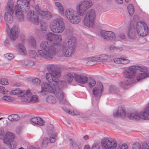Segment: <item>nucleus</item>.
Segmentation results:
<instances>
[{
  "mask_svg": "<svg viewBox=\"0 0 149 149\" xmlns=\"http://www.w3.org/2000/svg\"><path fill=\"white\" fill-rule=\"evenodd\" d=\"M62 40V38L60 35L55 34L52 42L54 44L47 41H42L40 44L41 50L38 51V55L48 60L52 59L56 54L60 57L70 56L74 52L76 39L72 36L68 37L63 43L57 47L56 50L54 44L58 45Z\"/></svg>",
  "mask_w": 149,
  "mask_h": 149,
  "instance_id": "nucleus-1",
  "label": "nucleus"
},
{
  "mask_svg": "<svg viewBox=\"0 0 149 149\" xmlns=\"http://www.w3.org/2000/svg\"><path fill=\"white\" fill-rule=\"evenodd\" d=\"M92 3L91 0H85L78 3L76 6V10L71 8L67 9L65 12V16L67 19L71 23L77 24L81 21L79 16H83L84 13L92 6Z\"/></svg>",
  "mask_w": 149,
  "mask_h": 149,
  "instance_id": "nucleus-2",
  "label": "nucleus"
},
{
  "mask_svg": "<svg viewBox=\"0 0 149 149\" xmlns=\"http://www.w3.org/2000/svg\"><path fill=\"white\" fill-rule=\"evenodd\" d=\"M136 68L134 66H131L126 70V80L125 82L122 81L119 84L120 86L124 87L125 86L131 85L135 83L136 81L135 71Z\"/></svg>",
  "mask_w": 149,
  "mask_h": 149,
  "instance_id": "nucleus-3",
  "label": "nucleus"
},
{
  "mask_svg": "<svg viewBox=\"0 0 149 149\" xmlns=\"http://www.w3.org/2000/svg\"><path fill=\"white\" fill-rule=\"evenodd\" d=\"M127 116L130 119L132 120H149V103L147 104L143 111L139 112L135 111L128 113Z\"/></svg>",
  "mask_w": 149,
  "mask_h": 149,
  "instance_id": "nucleus-4",
  "label": "nucleus"
},
{
  "mask_svg": "<svg viewBox=\"0 0 149 149\" xmlns=\"http://www.w3.org/2000/svg\"><path fill=\"white\" fill-rule=\"evenodd\" d=\"M12 93L14 95L21 94L22 95V97L23 96L24 97L21 99L22 102L36 103L39 101L38 96L36 95L32 96L31 93L29 90H27L26 92H22L19 89H17L13 91Z\"/></svg>",
  "mask_w": 149,
  "mask_h": 149,
  "instance_id": "nucleus-5",
  "label": "nucleus"
},
{
  "mask_svg": "<svg viewBox=\"0 0 149 149\" xmlns=\"http://www.w3.org/2000/svg\"><path fill=\"white\" fill-rule=\"evenodd\" d=\"M49 27L53 32L56 33H62L65 29V23L61 18H56L50 22Z\"/></svg>",
  "mask_w": 149,
  "mask_h": 149,
  "instance_id": "nucleus-6",
  "label": "nucleus"
},
{
  "mask_svg": "<svg viewBox=\"0 0 149 149\" xmlns=\"http://www.w3.org/2000/svg\"><path fill=\"white\" fill-rule=\"evenodd\" d=\"M61 82L55 81L49 83L44 82L41 85V90L40 93L42 94H46L49 93H52L57 86H59Z\"/></svg>",
  "mask_w": 149,
  "mask_h": 149,
  "instance_id": "nucleus-7",
  "label": "nucleus"
},
{
  "mask_svg": "<svg viewBox=\"0 0 149 149\" xmlns=\"http://www.w3.org/2000/svg\"><path fill=\"white\" fill-rule=\"evenodd\" d=\"M96 17V14L94 10L91 9L88 10L84 18V25L88 27H93Z\"/></svg>",
  "mask_w": 149,
  "mask_h": 149,
  "instance_id": "nucleus-8",
  "label": "nucleus"
},
{
  "mask_svg": "<svg viewBox=\"0 0 149 149\" xmlns=\"http://www.w3.org/2000/svg\"><path fill=\"white\" fill-rule=\"evenodd\" d=\"M136 28L138 34L140 36H145L148 33V26L143 22H138L136 25Z\"/></svg>",
  "mask_w": 149,
  "mask_h": 149,
  "instance_id": "nucleus-9",
  "label": "nucleus"
},
{
  "mask_svg": "<svg viewBox=\"0 0 149 149\" xmlns=\"http://www.w3.org/2000/svg\"><path fill=\"white\" fill-rule=\"evenodd\" d=\"M102 147L107 149H115L117 147L116 141L110 138L103 139L102 141Z\"/></svg>",
  "mask_w": 149,
  "mask_h": 149,
  "instance_id": "nucleus-10",
  "label": "nucleus"
},
{
  "mask_svg": "<svg viewBox=\"0 0 149 149\" xmlns=\"http://www.w3.org/2000/svg\"><path fill=\"white\" fill-rule=\"evenodd\" d=\"M30 3L26 2L24 0H17V4L15 6L14 9H20L23 11L27 12L30 8Z\"/></svg>",
  "mask_w": 149,
  "mask_h": 149,
  "instance_id": "nucleus-11",
  "label": "nucleus"
},
{
  "mask_svg": "<svg viewBox=\"0 0 149 149\" xmlns=\"http://www.w3.org/2000/svg\"><path fill=\"white\" fill-rule=\"evenodd\" d=\"M45 78L48 83H52L55 81H56V79L59 78L60 76L59 72L57 71H53L52 72H48L45 74Z\"/></svg>",
  "mask_w": 149,
  "mask_h": 149,
  "instance_id": "nucleus-12",
  "label": "nucleus"
},
{
  "mask_svg": "<svg viewBox=\"0 0 149 149\" xmlns=\"http://www.w3.org/2000/svg\"><path fill=\"white\" fill-rule=\"evenodd\" d=\"M19 29L17 26H13L8 33V35L12 41L15 40L17 38L19 34Z\"/></svg>",
  "mask_w": 149,
  "mask_h": 149,
  "instance_id": "nucleus-13",
  "label": "nucleus"
},
{
  "mask_svg": "<svg viewBox=\"0 0 149 149\" xmlns=\"http://www.w3.org/2000/svg\"><path fill=\"white\" fill-rule=\"evenodd\" d=\"M59 86H57L53 93L55 95L59 102H61V103L63 104H65L67 101L65 100L64 99V93L62 90L59 88Z\"/></svg>",
  "mask_w": 149,
  "mask_h": 149,
  "instance_id": "nucleus-14",
  "label": "nucleus"
},
{
  "mask_svg": "<svg viewBox=\"0 0 149 149\" xmlns=\"http://www.w3.org/2000/svg\"><path fill=\"white\" fill-rule=\"evenodd\" d=\"M26 18L29 21L33 24H38L39 23V17L33 10H30L27 13Z\"/></svg>",
  "mask_w": 149,
  "mask_h": 149,
  "instance_id": "nucleus-15",
  "label": "nucleus"
},
{
  "mask_svg": "<svg viewBox=\"0 0 149 149\" xmlns=\"http://www.w3.org/2000/svg\"><path fill=\"white\" fill-rule=\"evenodd\" d=\"M82 61L86 66H89L96 64L97 62L95 56L83 58Z\"/></svg>",
  "mask_w": 149,
  "mask_h": 149,
  "instance_id": "nucleus-16",
  "label": "nucleus"
},
{
  "mask_svg": "<svg viewBox=\"0 0 149 149\" xmlns=\"http://www.w3.org/2000/svg\"><path fill=\"white\" fill-rule=\"evenodd\" d=\"M74 79L77 82L82 84L86 83L88 79L87 77L82 74H76L74 75Z\"/></svg>",
  "mask_w": 149,
  "mask_h": 149,
  "instance_id": "nucleus-17",
  "label": "nucleus"
},
{
  "mask_svg": "<svg viewBox=\"0 0 149 149\" xmlns=\"http://www.w3.org/2000/svg\"><path fill=\"white\" fill-rule=\"evenodd\" d=\"M103 86L102 84L99 83L97 85V86L94 88L93 90V94L96 98H100L103 90Z\"/></svg>",
  "mask_w": 149,
  "mask_h": 149,
  "instance_id": "nucleus-18",
  "label": "nucleus"
},
{
  "mask_svg": "<svg viewBox=\"0 0 149 149\" xmlns=\"http://www.w3.org/2000/svg\"><path fill=\"white\" fill-rule=\"evenodd\" d=\"M15 16L19 22H23L24 20V16L22 11L20 9H14Z\"/></svg>",
  "mask_w": 149,
  "mask_h": 149,
  "instance_id": "nucleus-19",
  "label": "nucleus"
},
{
  "mask_svg": "<svg viewBox=\"0 0 149 149\" xmlns=\"http://www.w3.org/2000/svg\"><path fill=\"white\" fill-rule=\"evenodd\" d=\"M0 87H2L0 91V93H2L4 95V96L2 97L3 100L8 102H11L12 101L13 99L10 96L8 95V93H9L10 92L8 91L7 90H4V88L3 87L0 86Z\"/></svg>",
  "mask_w": 149,
  "mask_h": 149,
  "instance_id": "nucleus-20",
  "label": "nucleus"
},
{
  "mask_svg": "<svg viewBox=\"0 0 149 149\" xmlns=\"http://www.w3.org/2000/svg\"><path fill=\"white\" fill-rule=\"evenodd\" d=\"M15 138L14 134L10 132H7L5 134V137L3 139V142L5 144H8L10 141L13 140Z\"/></svg>",
  "mask_w": 149,
  "mask_h": 149,
  "instance_id": "nucleus-21",
  "label": "nucleus"
},
{
  "mask_svg": "<svg viewBox=\"0 0 149 149\" xmlns=\"http://www.w3.org/2000/svg\"><path fill=\"white\" fill-rule=\"evenodd\" d=\"M3 18L6 22V25L8 26V24H11L13 21L12 15L9 12L6 11L3 15Z\"/></svg>",
  "mask_w": 149,
  "mask_h": 149,
  "instance_id": "nucleus-22",
  "label": "nucleus"
},
{
  "mask_svg": "<svg viewBox=\"0 0 149 149\" xmlns=\"http://www.w3.org/2000/svg\"><path fill=\"white\" fill-rule=\"evenodd\" d=\"M136 34L134 27L131 26L128 31L127 36L130 39H134L136 38Z\"/></svg>",
  "mask_w": 149,
  "mask_h": 149,
  "instance_id": "nucleus-23",
  "label": "nucleus"
},
{
  "mask_svg": "<svg viewBox=\"0 0 149 149\" xmlns=\"http://www.w3.org/2000/svg\"><path fill=\"white\" fill-rule=\"evenodd\" d=\"M31 122L36 125L42 126L44 125L45 121L40 117L32 118L30 119Z\"/></svg>",
  "mask_w": 149,
  "mask_h": 149,
  "instance_id": "nucleus-24",
  "label": "nucleus"
},
{
  "mask_svg": "<svg viewBox=\"0 0 149 149\" xmlns=\"http://www.w3.org/2000/svg\"><path fill=\"white\" fill-rule=\"evenodd\" d=\"M113 116L115 118L120 117L124 118L125 117V112L122 108H119L117 111L113 113Z\"/></svg>",
  "mask_w": 149,
  "mask_h": 149,
  "instance_id": "nucleus-25",
  "label": "nucleus"
},
{
  "mask_svg": "<svg viewBox=\"0 0 149 149\" xmlns=\"http://www.w3.org/2000/svg\"><path fill=\"white\" fill-rule=\"evenodd\" d=\"M39 15L43 18L50 19L52 17V15L50 12L48 11H44L41 10L39 13Z\"/></svg>",
  "mask_w": 149,
  "mask_h": 149,
  "instance_id": "nucleus-26",
  "label": "nucleus"
},
{
  "mask_svg": "<svg viewBox=\"0 0 149 149\" xmlns=\"http://www.w3.org/2000/svg\"><path fill=\"white\" fill-rule=\"evenodd\" d=\"M141 145L138 143L136 142L132 146V149H141ZM120 149H128L127 145L126 144H123L121 146Z\"/></svg>",
  "mask_w": 149,
  "mask_h": 149,
  "instance_id": "nucleus-27",
  "label": "nucleus"
},
{
  "mask_svg": "<svg viewBox=\"0 0 149 149\" xmlns=\"http://www.w3.org/2000/svg\"><path fill=\"white\" fill-rule=\"evenodd\" d=\"M14 4V2L12 0H9L7 5L6 8V11L10 12L13 13L14 10H13Z\"/></svg>",
  "mask_w": 149,
  "mask_h": 149,
  "instance_id": "nucleus-28",
  "label": "nucleus"
},
{
  "mask_svg": "<svg viewBox=\"0 0 149 149\" xmlns=\"http://www.w3.org/2000/svg\"><path fill=\"white\" fill-rule=\"evenodd\" d=\"M95 57L97 62H105L109 58L108 55L104 54L95 56Z\"/></svg>",
  "mask_w": 149,
  "mask_h": 149,
  "instance_id": "nucleus-29",
  "label": "nucleus"
},
{
  "mask_svg": "<svg viewBox=\"0 0 149 149\" xmlns=\"http://www.w3.org/2000/svg\"><path fill=\"white\" fill-rule=\"evenodd\" d=\"M109 92L110 93L119 95L120 92L118 89L115 86H111L109 88Z\"/></svg>",
  "mask_w": 149,
  "mask_h": 149,
  "instance_id": "nucleus-30",
  "label": "nucleus"
},
{
  "mask_svg": "<svg viewBox=\"0 0 149 149\" xmlns=\"http://www.w3.org/2000/svg\"><path fill=\"white\" fill-rule=\"evenodd\" d=\"M17 49L18 52L22 55L26 53V50L24 46L22 44H19L17 46Z\"/></svg>",
  "mask_w": 149,
  "mask_h": 149,
  "instance_id": "nucleus-31",
  "label": "nucleus"
},
{
  "mask_svg": "<svg viewBox=\"0 0 149 149\" xmlns=\"http://www.w3.org/2000/svg\"><path fill=\"white\" fill-rule=\"evenodd\" d=\"M148 76V75L145 73H140L136 74V72L135 77L136 81L137 80L138 81H139L145 79Z\"/></svg>",
  "mask_w": 149,
  "mask_h": 149,
  "instance_id": "nucleus-32",
  "label": "nucleus"
},
{
  "mask_svg": "<svg viewBox=\"0 0 149 149\" xmlns=\"http://www.w3.org/2000/svg\"><path fill=\"white\" fill-rule=\"evenodd\" d=\"M22 64L24 66L31 67L34 65V62L32 60L26 59L24 61Z\"/></svg>",
  "mask_w": 149,
  "mask_h": 149,
  "instance_id": "nucleus-33",
  "label": "nucleus"
},
{
  "mask_svg": "<svg viewBox=\"0 0 149 149\" xmlns=\"http://www.w3.org/2000/svg\"><path fill=\"white\" fill-rule=\"evenodd\" d=\"M47 102L49 104H54L56 102L55 97L52 95H49L46 98Z\"/></svg>",
  "mask_w": 149,
  "mask_h": 149,
  "instance_id": "nucleus-34",
  "label": "nucleus"
},
{
  "mask_svg": "<svg viewBox=\"0 0 149 149\" xmlns=\"http://www.w3.org/2000/svg\"><path fill=\"white\" fill-rule=\"evenodd\" d=\"M8 118L11 121H15L19 120L20 117L17 114H12L9 116Z\"/></svg>",
  "mask_w": 149,
  "mask_h": 149,
  "instance_id": "nucleus-35",
  "label": "nucleus"
},
{
  "mask_svg": "<svg viewBox=\"0 0 149 149\" xmlns=\"http://www.w3.org/2000/svg\"><path fill=\"white\" fill-rule=\"evenodd\" d=\"M55 5L59 9L60 13L61 14H63L64 13V10L61 4L59 2H56L55 3Z\"/></svg>",
  "mask_w": 149,
  "mask_h": 149,
  "instance_id": "nucleus-36",
  "label": "nucleus"
},
{
  "mask_svg": "<svg viewBox=\"0 0 149 149\" xmlns=\"http://www.w3.org/2000/svg\"><path fill=\"white\" fill-rule=\"evenodd\" d=\"M55 34L52 32H49L46 35V39L52 42Z\"/></svg>",
  "mask_w": 149,
  "mask_h": 149,
  "instance_id": "nucleus-37",
  "label": "nucleus"
},
{
  "mask_svg": "<svg viewBox=\"0 0 149 149\" xmlns=\"http://www.w3.org/2000/svg\"><path fill=\"white\" fill-rule=\"evenodd\" d=\"M108 39L111 40H114L116 39V36L114 33L111 31H108Z\"/></svg>",
  "mask_w": 149,
  "mask_h": 149,
  "instance_id": "nucleus-38",
  "label": "nucleus"
},
{
  "mask_svg": "<svg viewBox=\"0 0 149 149\" xmlns=\"http://www.w3.org/2000/svg\"><path fill=\"white\" fill-rule=\"evenodd\" d=\"M127 10L130 15H132L134 11V7L131 4H129L127 6Z\"/></svg>",
  "mask_w": 149,
  "mask_h": 149,
  "instance_id": "nucleus-39",
  "label": "nucleus"
},
{
  "mask_svg": "<svg viewBox=\"0 0 149 149\" xmlns=\"http://www.w3.org/2000/svg\"><path fill=\"white\" fill-rule=\"evenodd\" d=\"M56 66L54 64H50L47 67V69L48 72H52L53 71H56L55 70L56 68Z\"/></svg>",
  "mask_w": 149,
  "mask_h": 149,
  "instance_id": "nucleus-40",
  "label": "nucleus"
},
{
  "mask_svg": "<svg viewBox=\"0 0 149 149\" xmlns=\"http://www.w3.org/2000/svg\"><path fill=\"white\" fill-rule=\"evenodd\" d=\"M32 82L34 85L40 86V85L41 80L38 78H34L32 79Z\"/></svg>",
  "mask_w": 149,
  "mask_h": 149,
  "instance_id": "nucleus-41",
  "label": "nucleus"
},
{
  "mask_svg": "<svg viewBox=\"0 0 149 149\" xmlns=\"http://www.w3.org/2000/svg\"><path fill=\"white\" fill-rule=\"evenodd\" d=\"M74 77L72 74L70 73H67L65 76V79L66 81L68 83L71 82L73 80Z\"/></svg>",
  "mask_w": 149,
  "mask_h": 149,
  "instance_id": "nucleus-42",
  "label": "nucleus"
},
{
  "mask_svg": "<svg viewBox=\"0 0 149 149\" xmlns=\"http://www.w3.org/2000/svg\"><path fill=\"white\" fill-rule=\"evenodd\" d=\"M141 149H149V141H146L142 143Z\"/></svg>",
  "mask_w": 149,
  "mask_h": 149,
  "instance_id": "nucleus-43",
  "label": "nucleus"
},
{
  "mask_svg": "<svg viewBox=\"0 0 149 149\" xmlns=\"http://www.w3.org/2000/svg\"><path fill=\"white\" fill-rule=\"evenodd\" d=\"M29 43L31 46L33 47H35L36 46V41L33 37L30 38L29 40Z\"/></svg>",
  "mask_w": 149,
  "mask_h": 149,
  "instance_id": "nucleus-44",
  "label": "nucleus"
},
{
  "mask_svg": "<svg viewBox=\"0 0 149 149\" xmlns=\"http://www.w3.org/2000/svg\"><path fill=\"white\" fill-rule=\"evenodd\" d=\"M108 31H102L100 32V35L102 37L106 40H108Z\"/></svg>",
  "mask_w": 149,
  "mask_h": 149,
  "instance_id": "nucleus-45",
  "label": "nucleus"
},
{
  "mask_svg": "<svg viewBox=\"0 0 149 149\" xmlns=\"http://www.w3.org/2000/svg\"><path fill=\"white\" fill-rule=\"evenodd\" d=\"M7 144L11 149H14L16 147V142L13 140L10 141L9 144Z\"/></svg>",
  "mask_w": 149,
  "mask_h": 149,
  "instance_id": "nucleus-46",
  "label": "nucleus"
},
{
  "mask_svg": "<svg viewBox=\"0 0 149 149\" xmlns=\"http://www.w3.org/2000/svg\"><path fill=\"white\" fill-rule=\"evenodd\" d=\"M134 67L136 68L135 71L136 70H139L141 72H146L147 70V68L145 67H141L139 66H135Z\"/></svg>",
  "mask_w": 149,
  "mask_h": 149,
  "instance_id": "nucleus-47",
  "label": "nucleus"
},
{
  "mask_svg": "<svg viewBox=\"0 0 149 149\" xmlns=\"http://www.w3.org/2000/svg\"><path fill=\"white\" fill-rule=\"evenodd\" d=\"M54 126L53 125H50L48 126L47 131L49 134H51L54 131Z\"/></svg>",
  "mask_w": 149,
  "mask_h": 149,
  "instance_id": "nucleus-48",
  "label": "nucleus"
},
{
  "mask_svg": "<svg viewBox=\"0 0 149 149\" xmlns=\"http://www.w3.org/2000/svg\"><path fill=\"white\" fill-rule=\"evenodd\" d=\"M56 136V133H54L52 134L50 137L49 141L51 143H54L55 141Z\"/></svg>",
  "mask_w": 149,
  "mask_h": 149,
  "instance_id": "nucleus-49",
  "label": "nucleus"
},
{
  "mask_svg": "<svg viewBox=\"0 0 149 149\" xmlns=\"http://www.w3.org/2000/svg\"><path fill=\"white\" fill-rule=\"evenodd\" d=\"M5 57L8 59L11 60L14 57L13 55L11 53H7L4 55Z\"/></svg>",
  "mask_w": 149,
  "mask_h": 149,
  "instance_id": "nucleus-50",
  "label": "nucleus"
},
{
  "mask_svg": "<svg viewBox=\"0 0 149 149\" xmlns=\"http://www.w3.org/2000/svg\"><path fill=\"white\" fill-rule=\"evenodd\" d=\"M95 84L96 82L93 79H90L88 83V85L90 87H93Z\"/></svg>",
  "mask_w": 149,
  "mask_h": 149,
  "instance_id": "nucleus-51",
  "label": "nucleus"
},
{
  "mask_svg": "<svg viewBox=\"0 0 149 149\" xmlns=\"http://www.w3.org/2000/svg\"><path fill=\"white\" fill-rule=\"evenodd\" d=\"M49 141L47 138H45L43 141L42 146L43 147H46L49 142Z\"/></svg>",
  "mask_w": 149,
  "mask_h": 149,
  "instance_id": "nucleus-52",
  "label": "nucleus"
},
{
  "mask_svg": "<svg viewBox=\"0 0 149 149\" xmlns=\"http://www.w3.org/2000/svg\"><path fill=\"white\" fill-rule=\"evenodd\" d=\"M40 28L42 30L46 31L47 28L46 24L45 22L41 23Z\"/></svg>",
  "mask_w": 149,
  "mask_h": 149,
  "instance_id": "nucleus-53",
  "label": "nucleus"
},
{
  "mask_svg": "<svg viewBox=\"0 0 149 149\" xmlns=\"http://www.w3.org/2000/svg\"><path fill=\"white\" fill-rule=\"evenodd\" d=\"M0 84L2 85H5L8 84V83L6 79H0Z\"/></svg>",
  "mask_w": 149,
  "mask_h": 149,
  "instance_id": "nucleus-54",
  "label": "nucleus"
},
{
  "mask_svg": "<svg viewBox=\"0 0 149 149\" xmlns=\"http://www.w3.org/2000/svg\"><path fill=\"white\" fill-rule=\"evenodd\" d=\"M121 58H114L113 60H111V62H113L116 63H121Z\"/></svg>",
  "mask_w": 149,
  "mask_h": 149,
  "instance_id": "nucleus-55",
  "label": "nucleus"
},
{
  "mask_svg": "<svg viewBox=\"0 0 149 149\" xmlns=\"http://www.w3.org/2000/svg\"><path fill=\"white\" fill-rule=\"evenodd\" d=\"M5 136V132L3 130H0V139H3L4 138Z\"/></svg>",
  "mask_w": 149,
  "mask_h": 149,
  "instance_id": "nucleus-56",
  "label": "nucleus"
},
{
  "mask_svg": "<svg viewBox=\"0 0 149 149\" xmlns=\"http://www.w3.org/2000/svg\"><path fill=\"white\" fill-rule=\"evenodd\" d=\"M121 64H125L129 63L130 61L129 60L123 58H121Z\"/></svg>",
  "mask_w": 149,
  "mask_h": 149,
  "instance_id": "nucleus-57",
  "label": "nucleus"
},
{
  "mask_svg": "<svg viewBox=\"0 0 149 149\" xmlns=\"http://www.w3.org/2000/svg\"><path fill=\"white\" fill-rule=\"evenodd\" d=\"M30 55L33 57L37 56L36 52L34 50H30L29 51Z\"/></svg>",
  "mask_w": 149,
  "mask_h": 149,
  "instance_id": "nucleus-58",
  "label": "nucleus"
},
{
  "mask_svg": "<svg viewBox=\"0 0 149 149\" xmlns=\"http://www.w3.org/2000/svg\"><path fill=\"white\" fill-rule=\"evenodd\" d=\"M69 141L71 145L73 147L77 144L76 141L73 139H70Z\"/></svg>",
  "mask_w": 149,
  "mask_h": 149,
  "instance_id": "nucleus-59",
  "label": "nucleus"
},
{
  "mask_svg": "<svg viewBox=\"0 0 149 149\" xmlns=\"http://www.w3.org/2000/svg\"><path fill=\"white\" fill-rule=\"evenodd\" d=\"M68 113L72 115H79V113L77 112H70V111H68Z\"/></svg>",
  "mask_w": 149,
  "mask_h": 149,
  "instance_id": "nucleus-60",
  "label": "nucleus"
},
{
  "mask_svg": "<svg viewBox=\"0 0 149 149\" xmlns=\"http://www.w3.org/2000/svg\"><path fill=\"white\" fill-rule=\"evenodd\" d=\"M35 8L36 10L38 12V13L40 12V11L41 10L40 9L39 6L37 5L35 6Z\"/></svg>",
  "mask_w": 149,
  "mask_h": 149,
  "instance_id": "nucleus-61",
  "label": "nucleus"
},
{
  "mask_svg": "<svg viewBox=\"0 0 149 149\" xmlns=\"http://www.w3.org/2000/svg\"><path fill=\"white\" fill-rule=\"evenodd\" d=\"M99 146L98 145H94L91 149H99Z\"/></svg>",
  "mask_w": 149,
  "mask_h": 149,
  "instance_id": "nucleus-62",
  "label": "nucleus"
},
{
  "mask_svg": "<svg viewBox=\"0 0 149 149\" xmlns=\"http://www.w3.org/2000/svg\"><path fill=\"white\" fill-rule=\"evenodd\" d=\"M27 149H36V148L33 146L29 145L27 147Z\"/></svg>",
  "mask_w": 149,
  "mask_h": 149,
  "instance_id": "nucleus-63",
  "label": "nucleus"
},
{
  "mask_svg": "<svg viewBox=\"0 0 149 149\" xmlns=\"http://www.w3.org/2000/svg\"><path fill=\"white\" fill-rule=\"evenodd\" d=\"M75 149H81L82 146H78L77 144L74 147Z\"/></svg>",
  "mask_w": 149,
  "mask_h": 149,
  "instance_id": "nucleus-64",
  "label": "nucleus"
}]
</instances>
